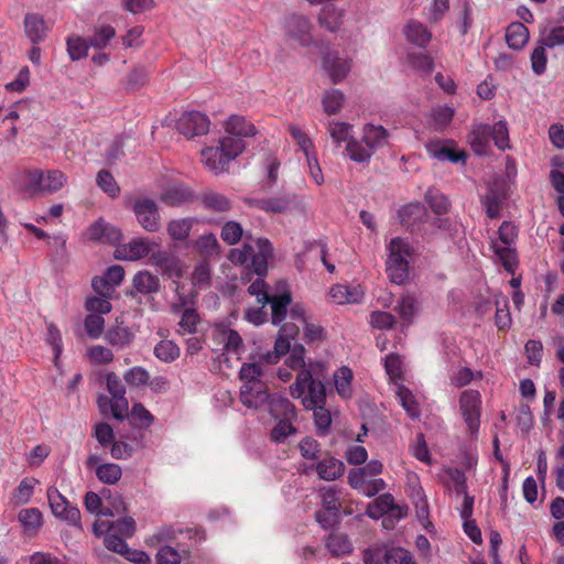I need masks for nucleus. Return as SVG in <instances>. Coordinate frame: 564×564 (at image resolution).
Wrapping results in <instances>:
<instances>
[{
  "mask_svg": "<svg viewBox=\"0 0 564 564\" xmlns=\"http://www.w3.org/2000/svg\"><path fill=\"white\" fill-rule=\"evenodd\" d=\"M195 246L204 256V259L207 260L218 257L220 253V245L216 236L212 232L198 237V239L195 241Z\"/></svg>",
  "mask_w": 564,
  "mask_h": 564,
  "instance_id": "c9c22d12",
  "label": "nucleus"
},
{
  "mask_svg": "<svg viewBox=\"0 0 564 564\" xmlns=\"http://www.w3.org/2000/svg\"><path fill=\"white\" fill-rule=\"evenodd\" d=\"M388 251V278L392 283L401 285L409 279V259L414 254V249L408 239L395 237L389 242Z\"/></svg>",
  "mask_w": 564,
  "mask_h": 564,
  "instance_id": "7ed1b4c3",
  "label": "nucleus"
},
{
  "mask_svg": "<svg viewBox=\"0 0 564 564\" xmlns=\"http://www.w3.org/2000/svg\"><path fill=\"white\" fill-rule=\"evenodd\" d=\"M301 203L300 196L290 191H281L271 197L248 199L250 206L267 214H286L299 208Z\"/></svg>",
  "mask_w": 564,
  "mask_h": 564,
  "instance_id": "20e7f679",
  "label": "nucleus"
},
{
  "mask_svg": "<svg viewBox=\"0 0 564 564\" xmlns=\"http://www.w3.org/2000/svg\"><path fill=\"white\" fill-rule=\"evenodd\" d=\"M189 556L191 553L187 550L180 552L173 546L164 545L159 549L155 560L156 564H181L183 558H188Z\"/></svg>",
  "mask_w": 564,
  "mask_h": 564,
  "instance_id": "c03bdc74",
  "label": "nucleus"
},
{
  "mask_svg": "<svg viewBox=\"0 0 564 564\" xmlns=\"http://www.w3.org/2000/svg\"><path fill=\"white\" fill-rule=\"evenodd\" d=\"M364 142L370 150L382 148L388 140V131L382 126L368 123L364 128Z\"/></svg>",
  "mask_w": 564,
  "mask_h": 564,
  "instance_id": "c85d7f7f",
  "label": "nucleus"
},
{
  "mask_svg": "<svg viewBox=\"0 0 564 564\" xmlns=\"http://www.w3.org/2000/svg\"><path fill=\"white\" fill-rule=\"evenodd\" d=\"M272 394L268 392L265 383L257 386L242 384L240 388L239 399L248 409L258 410L264 405L269 406Z\"/></svg>",
  "mask_w": 564,
  "mask_h": 564,
  "instance_id": "ddd939ff",
  "label": "nucleus"
},
{
  "mask_svg": "<svg viewBox=\"0 0 564 564\" xmlns=\"http://www.w3.org/2000/svg\"><path fill=\"white\" fill-rule=\"evenodd\" d=\"M18 519L23 525L24 531L29 533L36 532L43 521L42 512L37 508L22 509L18 514Z\"/></svg>",
  "mask_w": 564,
  "mask_h": 564,
  "instance_id": "f704fd0d",
  "label": "nucleus"
},
{
  "mask_svg": "<svg viewBox=\"0 0 564 564\" xmlns=\"http://www.w3.org/2000/svg\"><path fill=\"white\" fill-rule=\"evenodd\" d=\"M194 221L195 219L189 217L171 220L167 224V234L174 240L184 241L188 238Z\"/></svg>",
  "mask_w": 564,
  "mask_h": 564,
  "instance_id": "4c0bfd02",
  "label": "nucleus"
},
{
  "mask_svg": "<svg viewBox=\"0 0 564 564\" xmlns=\"http://www.w3.org/2000/svg\"><path fill=\"white\" fill-rule=\"evenodd\" d=\"M106 341L112 347H128L134 339V334L129 327L111 326L105 334Z\"/></svg>",
  "mask_w": 564,
  "mask_h": 564,
  "instance_id": "bb28decb",
  "label": "nucleus"
},
{
  "mask_svg": "<svg viewBox=\"0 0 564 564\" xmlns=\"http://www.w3.org/2000/svg\"><path fill=\"white\" fill-rule=\"evenodd\" d=\"M149 376L150 373L145 368L134 366L123 373V380L131 388L147 387Z\"/></svg>",
  "mask_w": 564,
  "mask_h": 564,
  "instance_id": "3c124183",
  "label": "nucleus"
},
{
  "mask_svg": "<svg viewBox=\"0 0 564 564\" xmlns=\"http://www.w3.org/2000/svg\"><path fill=\"white\" fill-rule=\"evenodd\" d=\"M102 525H105L107 530H113L116 534L126 538L132 536L135 532V521L131 517H124L113 522L102 521Z\"/></svg>",
  "mask_w": 564,
  "mask_h": 564,
  "instance_id": "603ef678",
  "label": "nucleus"
},
{
  "mask_svg": "<svg viewBox=\"0 0 564 564\" xmlns=\"http://www.w3.org/2000/svg\"><path fill=\"white\" fill-rule=\"evenodd\" d=\"M542 44L547 46V48H554L556 46L564 45V25H557L551 28L549 31L544 32L540 37Z\"/></svg>",
  "mask_w": 564,
  "mask_h": 564,
  "instance_id": "774afa93",
  "label": "nucleus"
},
{
  "mask_svg": "<svg viewBox=\"0 0 564 564\" xmlns=\"http://www.w3.org/2000/svg\"><path fill=\"white\" fill-rule=\"evenodd\" d=\"M66 46L68 56L73 62L85 58L88 55V50L90 47L88 40L78 35L68 36L66 40Z\"/></svg>",
  "mask_w": 564,
  "mask_h": 564,
  "instance_id": "e433bc0d",
  "label": "nucleus"
},
{
  "mask_svg": "<svg viewBox=\"0 0 564 564\" xmlns=\"http://www.w3.org/2000/svg\"><path fill=\"white\" fill-rule=\"evenodd\" d=\"M480 394L476 390H465L459 397V408L471 435H476L480 425Z\"/></svg>",
  "mask_w": 564,
  "mask_h": 564,
  "instance_id": "6e6552de",
  "label": "nucleus"
},
{
  "mask_svg": "<svg viewBox=\"0 0 564 564\" xmlns=\"http://www.w3.org/2000/svg\"><path fill=\"white\" fill-rule=\"evenodd\" d=\"M96 183L105 193H107L112 198L117 197L120 193V187L118 186L115 177L107 170H100L97 173Z\"/></svg>",
  "mask_w": 564,
  "mask_h": 564,
  "instance_id": "13d9d810",
  "label": "nucleus"
},
{
  "mask_svg": "<svg viewBox=\"0 0 564 564\" xmlns=\"http://www.w3.org/2000/svg\"><path fill=\"white\" fill-rule=\"evenodd\" d=\"M454 142L452 140H440L434 139L429 141L425 144V149L427 153L433 158L441 162H452L463 164L466 163L467 154L465 151H456L454 148Z\"/></svg>",
  "mask_w": 564,
  "mask_h": 564,
  "instance_id": "9b49d317",
  "label": "nucleus"
},
{
  "mask_svg": "<svg viewBox=\"0 0 564 564\" xmlns=\"http://www.w3.org/2000/svg\"><path fill=\"white\" fill-rule=\"evenodd\" d=\"M323 67L334 84L341 82L350 69L348 62L339 58L336 52H327L323 56Z\"/></svg>",
  "mask_w": 564,
  "mask_h": 564,
  "instance_id": "2eb2a0df",
  "label": "nucleus"
},
{
  "mask_svg": "<svg viewBox=\"0 0 564 564\" xmlns=\"http://www.w3.org/2000/svg\"><path fill=\"white\" fill-rule=\"evenodd\" d=\"M489 133L498 149L503 151L509 148V131L506 121L500 120L494 126H489Z\"/></svg>",
  "mask_w": 564,
  "mask_h": 564,
  "instance_id": "864d4df0",
  "label": "nucleus"
},
{
  "mask_svg": "<svg viewBox=\"0 0 564 564\" xmlns=\"http://www.w3.org/2000/svg\"><path fill=\"white\" fill-rule=\"evenodd\" d=\"M148 72L144 67H134L124 78L123 86L127 90L135 91L140 89L148 80Z\"/></svg>",
  "mask_w": 564,
  "mask_h": 564,
  "instance_id": "5fc2aeb1",
  "label": "nucleus"
},
{
  "mask_svg": "<svg viewBox=\"0 0 564 564\" xmlns=\"http://www.w3.org/2000/svg\"><path fill=\"white\" fill-rule=\"evenodd\" d=\"M284 29L286 35L295 40L301 46H310L313 43L312 24L307 18L292 14L285 19Z\"/></svg>",
  "mask_w": 564,
  "mask_h": 564,
  "instance_id": "f8f14e48",
  "label": "nucleus"
},
{
  "mask_svg": "<svg viewBox=\"0 0 564 564\" xmlns=\"http://www.w3.org/2000/svg\"><path fill=\"white\" fill-rule=\"evenodd\" d=\"M192 198V193L184 186H173L165 189L161 200L169 206H181Z\"/></svg>",
  "mask_w": 564,
  "mask_h": 564,
  "instance_id": "ea45409f",
  "label": "nucleus"
},
{
  "mask_svg": "<svg viewBox=\"0 0 564 564\" xmlns=\"http://www.w3.org/2000/svg\"><path fill=\"white\" fill-rule=\"evenodd\" d=\"M496 314H495V324L499 330H506L510 328L511 325V315L509 311V303L506 297L501 301H496Z\"/></svg>",
  "mask_w": 564,
  "mask_h": 564,
  "instance_id": "680f3d73",
  "label": "nucleus"
},
{
  "mask_svg": "<svg viewBox=\"0 0 564 564\" xmlns=\"http://www.w3.org/2000/svg\"><path fill=\"white\" fill-rule=\"evenodd\" d=\"M341 489L334 487H323L319 489V496L322 499V508L327 511L339 512L341 510L340 502Z\"/></svg>",
  "mask_w": 564,
  "mask_h": 564,
  "instance_id": "58836bf2",
  "label": "nucleus"
},
{
  "mask_svg": "<svg viewBox=\"0 0 564 564\" xmlns=\"http://www.w3.org/2000/svg\"><path fill=\"white\" fill-rule=\"evenodd\" d=\"M84 328L89 338L97 339L105 328V318L99 314H88L84 321Z\"/></svg>",
  "mask_w": 564,
  "mask_h": 564,
  "instance_id": "e2e57ef3",
  "label": "nucleus"
},
{
  "mask_svg": "<svg viewBox=\"0 0 564 564\" xmlns=\"http://www.w3.org/2000/svg\"><path fill=\"white\" fill-rule=\"evenodd\" d=\"M507 196V189L503 184H494L488 188L487 194L481 198V204L490 219L500 218L502 204Z\"/></svg>",
  "mask_w": 564,
  "mask_h": 564,
  "instance_id": "4468645a",
  "label": "nucleus"
},
{
  "mask_svg": "<svg viewBox=\"0 0 564 564\" xmlns=\"http://www.w3.org/2000/svg\"><path fill=\"white\" fill-rule=\"evenodd\" d=\"M545 48H547V46H544L542 44V41L539 40L538 45L531 52V56H530L531 67H532L533 73L536 75L544 74V72L546 69L547 57H546Z\"/></svg>",
  "mask_w": 564,
  "mask_h": 564,
  "instance_id": "052dcab7",
  "label": "nucleus"
},
{
  "mask_svg": "<svg viewBox=\"0 0 564 564\" xmlns=\"http://www.w3.org/2000/svg\"><path fill=\"white\" fill-rule=\"evenodd\" d=\"M489 124L480 123L468 134V142L474 153L479 156L488 155L490 151Z\"/></svg>",
  "mask_w": 564,
  "mask_h": 564,
  "instance_id": "dca6fc26",
  "label": "nucleus"
},
{
  "mask_svg": "<svg viewBox=\"0 0 564 564\" xmlns=\"http://www.w3.org/2000/svg\"><path fill=\"white\" fill-rule=\"evenodd\" d=\"M197 199L204 209L214 213H226L232 208V202L224 194L216 191H206L202 193Z\"/></svg>",
  "mask_w": 564,
  "mask_h": 564,
  "instance_id": "a211bd4d",
  "label": "nucleus"
},
{
  "mask_svg": "<svg viewBox=\"0 0 564 564\" xmlns=\"http://www.w3.org/2000/svg\"><path fill=\"white\" fill-rule=\"evenodd\" d=\"M314 518L318 525L324 530L336 529L341 522V516L339 512L327 511L323 508L315 511Z\"/></svg>",
  "mask_w": 564,
  "mask_h": 564,
  "instance_id": "6e6d98bb",
  "label": "nucleus"
},
{
  "mask_svg": "<svg viewBox=\"0 0 564 564\" xmlns=\"http://www.w3.org/2000/svg\"><path fill=\"white\" fill-rule=\"evenodd\" d=\"M326 403L315 405L313 410L314 424L318 436H326L332 425V415L328 409L325 408Z\"/></svg>",
  "mask_w": 564,
  "mask_h": 564,
  "instance_id": "a19ab883",
  "label": "nucleus"
},
{
  "mask_svg": "<svg viewBox=\"0 0 564 564\" xmlns=\"http://www.w3.org/2000/svg\"><path fill=\"white\" fill-rule=\"evenodd\" d=\"M344 95L338 89L326 91L323 98L324 110L327 115H334L341 108Z\"/></svg>",
  "mask_w": 564,
  "mask_h": 564,
  "instance_id": "69168bd1",
  "label": "nucleus"
},
{
  "mask_svg": "<svg viewBox=\"0 0 564 564\" xmlns=\"http://www.w3.org/2000/svg\"><path fill=\"white\" fill-rule=\"evenodd\" d=\"M315 469L321 479L333 481L343 476L345 471V465L341 460L329 456L318 462L315 466Z\"/></svg>",
  "mask_w": 564,
  "mask_h": 564,
  "instance_id": "4be33fe9",
  "label": "nucleus"
},
{
  "mask_svg": "<svg viewBox=\"0 0 564 564\" xmlns=\"http://www.w3.org/2000/svg\"><path fill=\"white\" fill-rule=\"evenodd\" d=\"M326 547L334 556H345L352 552V544L347 534L330 533L326 538Z\"/></svg>",
  "mask_w": 564,
  "mask_h": 564,
  "instance_id": "7c9ffc66",
  "label": "nucleus"
},
{
  "mask_svg": "<svg viewBox=\"0 0 564 564\" xmlns=\"http://www.w3.org/2000/svg\"><path fill=\"white\" fill-rule=\"evenodd\" d=\"M46 496L51 511L56 518L82 529L79 509L76 506H72L56 487H50Z\"/></svg>",
  "mask_w": 564,
  "mask_h": 564,
  "instance_id": "423d86ee",
  "label": "nucleus"
},
{
  "mask_svg": "<svg viewBox=\"0 0 564 564\" xmlns=\"http://www.w3.org/2000/svg\"><path fill=\"white\" fill-rule=\"evenodd\" d=\"M153 354L161 361L173 362L180 357V347L173 340H161L155 345Z\"/></svg>",
  "mask_w": 564,
  "mask_h": 564,
  "instance_id": "de8ad7c7",
  "label": "nucleus"
},
{
  "mask_svg": "<svg viewBox=\"0 0 564 564\" xmlns=\"http://www.w3.org/2000/svg\"><path fill=\"white\" fill-rule=\"evenodd\" d=\"M291 419H278V423L271 430L270 440L276 444L284 443L285 440L297 433V429L292 424Z\"/></svg>",
  "mask_w": 564,
  "mask_h": 564,
  "instance_id": "a18cd8bd",
  "label": "nucleus"
},
{
  "mask_svg": "<svg viewBox=\"0 0 564 564\" xmlns=\"http://www.w3.org/2000/svg\"><path fill=\"white\" fill-rule=\"evenodd\" d=\"M408 59L410 65L414 69L422 70L426 74H430L434 69V62L430 54L417 52V53H409Z\"/></svg>",
  "mask_w": 564,
  "mask_h": 564,
  "instance_id": "0e129e2a",
  "label": "nucleus"
},
{
  "mask_svg": "<svg viewBox=\"0 0 564 564\" xmlns=\"http://www.w3.org/2000/svg\"><path fill=\"white\" fill-rule=\"evenodd\" d=\"M318 23L322 28L334 33L343 24V11L337 10L332 4L325 6L318 14Z\"/></svg>",
  "mask_w": 564,
  "mask_h": 564,
  "instance_id": "cd10ccee",
  "label": "nucleus"
},
{
  "mask_svg": "<svg viewBox=\"0 0 564 564\" xmlns=\"http://www.w3.org/2000/svg\"><path fill=\"white\" fill-rule=\"evenodd\" d=\"M397 509H399V507L394 503L393 496L391 494H382L368 505L366 514L369 518L377 520L386 513Z\"/></svg>",
  "mask_w": 564,
  "mask_h": 564,
  "instance_id": "393cba45",
  "label": "nucleus"
},
{
  "mask_svg": "<svg viewBox=\"0 0 564 564\" xmlns=\"http://www.w3.org/2000/svg\"><path fill=\"white\" fill-rule=\"evenodd\" d=\"M506 42L512 50H521L529 41V30L521 22H512L506 30Z\"/></svg>",
  "mask_w": 564,
  "mask_h": 564,
  "instance_id": "a878e982",
  "label": "nucleus"
},
{
  "mask_svg": "<svg viewBox=\"0 0 564 564\" xmlns=\"http://www.w3.org/2000/svg\"><path fill=\"white\" fill-rule=\"evenodd\" d=\"M352 371L348 367H340L334 375V383L337 393L348 399L351 397Z\"/></svg>",
  "mask_w": 564,
  "mask_h": 564,
  "instance_id": "37998d69",
  "label": "nucleus"
},
{
  "mask_svg": "<svg viewBox=\"0 0 564 564\" xmlns=\"http://www.w3.org/2000/svg\"><path fill=\"white\" fill-rule=\"evenodd\" d=\"M226 137L219 139L215 147L205 148L202 151V160L207 169L215 174L228 170L230 161L235 160L243 150V137H253L258 133L253 123L245 117L232 115L226 122Z\"/></svg>",
  "mask_w": 564,
  "mask_h": 564,
  "instance_id": "f257e3e1",
  "label": "nucleus"
},
{
  "mask_svg": "<svg viewBox=\"0 0 564 564\" xmlns=\"http://www.w3.org/2000/svg\"><path fill=\"white\" fill-rule=\"evenodd\" d=\"M133 213L138 223L149 232H156L161 228L158 204L149 197L137 198L133 203Z\"/></svg>",
  "mask_w": 564,
  "mask_h": 564,
  "instance_id": "1a4fd4ad",
  "label": "nucleus"
},
{
  "mask_svg": "<svg viewBox=\"0 0 564 564\" xmlns=\"http://www.w3.org/2000/svg\"><path fill=\"white\" fill-rule=\"evenodd\" d=\"M135 291H127V295L134 296L135 292L144 295L158 293L160 290V280L156 275L148 271H139L132 280Z\"/></svg>",
  "mask_w": 564,
  "mask_h": 564,
  "instance_id": "6ab92c4d",
  "label": "nucleus"
},
{
  "mask_svg": "<svg viewBox=\"0 0 564 564\" xmlns=\"http://www.w3.org/2000/svg\"><path fill=\"white\" fill-rule=\"evenodd\" d=\"M126 419L129 420L132 426L138 429H148L154 422V416L141 402L132 404V408L130 412L128 411V416H126Z\"/></svg>",
  "mask_w": 564,
  "mask_h": 564,
  "instance_id": "c756f323",
  "label": "nucleus"
},
{
  "mask_svg": "<svg viewBox=\"0 0 564 564\" xmlns=\"http://www.w3.org/2000/svg\"><path fill=\"white\" fill-rule=\"evenodd\" d=\"M269 413L274 419H297L295 405L281 394H272L269 403Z\"/></svg>",
  "mask_w": 564,
  "mask_h": 564,
  "instance_id": "aec40b11",
  "label": "nucleus"
},
{
  "mask_svg": "<svg viewBox=\"0 0 564 564\" xmlns=\"http://www.w3.org/2000/svg\"><path fill=\"white\" fill-rule=\"evenodd\" d=\"M209 126V118L200 111L184 112L176 122L177 130L187 139L206 134Z\"/></svg>",
  "mask_w": 564,
  "mask_h": 564,
  "instance_id": "9d476101",
  "label": "nucleus"
},
{
  "mask_svg": "<svg viewBox=\"0 0 564 564\" xmlns=\"http://www.w3.org/2000/svg\"><path fill=\"white\" fill-rule=\"evenodd\" d=\"M324 366L317 362L313 369H302L290 386V394L294 399L302 398V404L306 410L326 403V386L321 379Z\"/></svg>",
  "mask_w": 564,
  "mask_h": 564,
  "instance_id": "f03ea898",
  "label": "nucleus"
},
{
  "mask_svg": "<svg viewBox=\"0 0 564 564\" xmlns=\"http://www.w3.org/2000/svg\"><path fill=\"white\" fill-rule=\"evenodd\" d=\"M23 24L25 34L32 44L39 45L44 41L47 28L42 15L37 13H26Z\"/></svg>",
  "mask_w": 564,
  "mask_h": 564,
  "instance_id": "f3484780",
  "label": "nucleus"
},
{
  "mask_svg": "<svg viewBox=\"0 0 564 564\" xmlns=\"http://www.w3.org/2000/svg\"><path fill=\"white\" fill-rule=\"evenodd\" d=\"M292 303V295L290 292L271 295L268 304L271 305V323L280 325L288 316V307Z\"/></svg>",
  "mask_w": 564,
  "mask_h": 564,
  "instance_id": "412c9836",
  "label": "nucleus"
},
{
  "mask_svg": "<svg viewBox=\"0 0 564 564\" xmlns=\"http://www.w3.org/2000/svg\"><path fill=\"white\" fill-rule=\"evenodd\" d=\"M212 268L209 260L204 259L197 263L192 273V284L199 289H207L210 286Z\"/></svg>",
  "mask_w": 564,
  "mask_h": 564,
  "instance_id": "49530a36",
  "label": "nucleus"
},
{
  "mask_svg": "<svg viewBox=\"0 0 564 564\" xmlns=\"http://www.w3.org/2000/svg\"><path fill=\"white\" fill-rule=\"evenodd\" d=\"M403 33L410 43L419 47H425L432 39V33L427 28L415 20H411L404 25Z\"/></svg>",
  "mask_w": 564,
  "mask_h": 564,
  "instance_id": "5701e85b",
  "label": "nucleus"
},
{
  "mask_svg": "<svg viewBox=\"0 0 564 564\" xmlns=\"http://www.w3.org/2000/svg\"><path fill=\"white\" fill-rule=\"evenodd\" d=\"M382 562L386 564H411L412 555L402 547L383 549Z\"/></svg>",
  "mask_w": 564,
  "mask_h": 564,
  "instance_id": "bf43d9fd",
  "label": "nucleus"
},
{
  "mask_svg": "<svg viewBox=\"0 0 564 564\" xmlns=\"http://www.w3.org/2000/svg\"><path fill=\"white\" fill-rule=\"evenodd\" d=\"M107 391L115 399L112 406V417L118 421L126 420L128 416L129 401L126 398V386L121 378L113 371L108 372L105 378Z\"/></svg>",
  "mask_w": 564,
  "mask_h": 564,
  "instance_id": "0eeeda50",
  "label": "nucleus"
},
{
  "mask_svg": "<svg viewBox=\"0 0 564 564\" xmlns=\"http://www.w3.org/2000/svg\"><path fill=\"white\" fill-rule=\"evenodd\" d=\"M29 181L26 183V189L32 194L42 193V194H52L59 191L65 182L66 176L63 172L57 170L47 171L44 174L42 171H31L29 172Z\"/></svg>",
  "mask_w": 564,
  "mask_h": 564,
  "instance_id": "39448f33",
  "label": "nucleus"
},
{
  "mask_svg": "<svg viewBox=\"0 0 564 564\" xmlns=\"http://www.w3.org/2000/svg\"><path fill=\"white\" fill-rule=\"evenodd\" d=\"M199 322L200 318L195 308H185L178 322L177 333L180 335L195 334Z\"/></svg>",
  "mask_w": 564,
  "mask_h": 564,
  "instance_id": "8fccbe9b",
  "label": "nucleus"
},
{
  "mask_svg": "<svg viewBox=\"0 0 564 564\" xmlns=\"http://www.w3.org/2000/svg\"><path fill=\"white\" fill-rule=\"evenodd\" d=\"M243 235L242 227L239 223L230 220L227 221L220 232L221 239L228 245H236L239 242Z\"/></svg>",
  "mask_w": 564,
  "mask_h": 564,
  "instance_id": "338daca9",
  "label": "nucleus"
},
{
  "mask_svg": "<svg viewBox=\"0 0 564 564\" xmlns=\"http://www.w3.org/2000/svg\"><path fill=\"white\" fill-rule=\"evenodd\" d=\"M491 249L494 250L495 254L499 258L503 269L508 273L513 274L519 264L516 249L508 246H499L496 241L491 242Z\"/></svg>",
  "mask_w": 564,
  "mask_h": 564,
  "instance_id": "2f4dec72",
  "label": "nucleus"
},
{
  "mask_svg": "<svg viewBox=\"0 0 564 564\" xmlns=\"http://www.w3.org/2000/svg\"><path fill=\"white\" fill-rule=\"evenodd\" d=\"M426 216V209L421 203H410L402 206L399 210V217L403 226H412L421 221Z\"/></svg>",
  "mask_w": 564,
  "mask_h": 564,
  "instance_id": "473e14b6",
  "label": "nucleus"
},
{
  "mask_svg": "<svg viewBox=\"0 0 564 564\" xmlns=\"http://www.w3.org/2000/svg\"><path fill=\"white\" fill-rule=\"evenodd\" d=\"M151 251L150 243L144 239H133L121 249L116 250L117 259L138 260L147 257Z\"/></svg>",
  "mask_w": 564,
  "mask_h": 564,
  "instance_id": "b1692460",
  "label": "nucleus"
},
{
  "mask_svg": "<svg viewBox=\"0 0 564 564\" xmlns=\"http://www.w3.org/2000/svg\"><path fill=\"white\" fill-rule=\"evenodd\" d=\"M116 36V30L109 24H102L94 28V33L88 37L90 47L104 50L109 42Z\"/></svg>",
  "mask_w": 564,
  "mask_h": 564,
  "instance_id": "72a5a7b5",
  "label": "nucleus"
},
{
  "mask_svg": "<svg viewBox=\"0 0 564 564\" xmlns=\"http://www.w3.org/2000/svg\"><path fill=\"white\" fill-rule=\"evenodd\" d=\"M262 369L256 362H245L239 371V378L245 382L243 384L257 386L263 383L261 381Z\"/></svg>",
  "mask_w": 564,
  "mask_h": 564,
  "instance_id": "4d7b16f0",
  "label": "nucleus"
},
{
  "mask_svg": "<svg viewBox=\"0 0 564 564\" xmlns=\"http://www.w3.org/2000/svg\"><path fill=\"white\" fill-rule=\"evenodd\" d=\"M96 475L101 482L113 485L121 478L122 470L119 465L107 463L97 466Z\"/></svg>",
  "mask_w": 564,
  "mask_h": 564,
  "instance_id": "09e8293b",
  "label": "nucleus"
},
{
  "mask_svg": "<svg viewBox=\"0 0 564 564\" xmlns=\"http://www.w3.org/2000/svg\"><path fill=\"white\" fill-rule=\"evenodd\" d=\"M425 202L436 215H445L449 209V200L438 189L431 187L424 195Z\"/></svg>",
  "mask_w": 564,
  "mask_h": 564,
  "instance_id": "79ce46f5",
  "label": "nucleus"
}]
</instances>
